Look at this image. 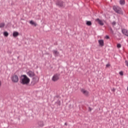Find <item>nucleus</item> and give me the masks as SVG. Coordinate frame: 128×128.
Returning a JSON list of instances; mask_svg holds the SVG:
<instances>
[{"instance_id":"obj_14","label":"nucleus","mask_w":128,"mask_h":128,"mask_svg":"<svg viewBox=\"0 0 128 128\" xmlns=\"http://www.w3.org/2000/svg\"><path fill=\"white\" fill-rule=\"evenodd\" d=\"M38 124L40 126H44V122L42 121H40L38 122Z\"/></svg>"},{"instance_id":"obj_8","label":"nucleus","mask_w":128,"mask_h":128,"mask_svg":"<svg viewBox=\"0 0 128 128\" xmlns=\"http://www.w3.org/2000/svg\"><path fill=\"white\" fill-rule=\"evenodd\" d=\"M56 4L60 8H62V6H64V2L62 1H58Z\"/></svg>"},{"instance_id":"obj_4","label":"nucleus","mask_w":128,"mask_h":128,"mask_svg":"<svg viewBox=\"0 0 128 128\" xmlns=\"http://www.w3.org/2000/svg\"><path fill=\"white\" fill-rule=\"evenodd\" d=\"M11 80L13 82H18V76L17 75H14L12 76Z\"/></svg>"},{"instance_id":"obj_1","label":"nucleus","mask_w":128,"mask_h":128,"mask_svg":"<svg viewBox=\"0 0 128 128\" xmlns=\"http://www.w3.org/2000/svg\"><path fill=\"white\" fill-rule=\"evenodd\" d=\"M30 78H28V76H26V75L21 76L20 78V83L22 84L28 85L30 84Z\"/></svg>"},{"instance_id":"obj_6","label":"nucleus","mask_w":128,"mask_h":128,"mask_svg":"<svg viewBox=\"0 0 128 128\" xmlns=\"http://www.w3.org/2000/svg\"><path fill=\"white\" fill-rule=\"evenodd\" d=\"M28 76H30V78H32L34 76H36V74H34V72L32 71V70H29L27 72Z\"/></svg>"},{"instance_id":"obj_19","label":"nucleus","mask_w":128,"mask_h":128,"mask_svg":"<svg viewBox=\"0 0 128 128\" xmlns=\"http://www.w3.org/2000/svg\"><path fill=\"white\" fill-rule=\"evenodd\" d=\"M86 24H87V26H90L92 24V22L90 21H88L86 23Z\"/></svg>"},{"instance_id":"obj_10","label":"nucleus","mask_w":128,"mask_h":128,"mask_svg":"<svg viewBox=\"0 0 128 128\" xmlns=\"http://www.w3.org/2000/svg\"><path fill=\"white\" fill-rule=\"evenodd\" d=\"M81 92L84 94V96H88V92L86 90L84 89H82Z\"/></svg>"},{"instance_id":"obj_23","label":"nucleus","mask_w":128,"mask_h":128,"mask_svg":"<svg viewBox=\"0 0 128 128\" xmlns=\"http://www.w3.org/2000/svg\"><path fill=\"white\" fill-rule=\"evenodd\" d=\"M120 76H124V72L122 71H121L120 72Z\"/></svg>"},{"instance_id":"obj_26","label":"nucleus","mask_w":128,"mask_h":128,"mask_svg":"<svg viewBox=\"0 0 128 128\" xmlns=\"http://www.w3.org/2000/svg\"><path fill=\"white\" fill-rule=\"evenodd\" d=\"M90 112H92V108L90 107L88 108Z\"/></svg>"},{"instance_id":"obj_5","label":"nucleus","mask_w":128,"mask_h":128,"mask_svg":"<svg viewBox=\"0 0 128 128\" xmlns=\"http://www.w3.org/2000/svg\"><path fill=\"white\" fill-rule=\"evenodd\" d=\"M60 80V74H56L54 75L52 78V80L53 82H58Z\"/></svg>"},{"instance_id":"obj_13","label":"nucleus","mask_w":128,"mask_h":128,"mask_svg":"<svg viewBox=\"0 0 128 128\" xmlns=\"http://www.w3.org/2000/svg\"><path fill=\"white\" fill-rule=\"evenodd\" d=\"M19 34L18 32H13V36L14 38H16L17 36H18Z\"/></svg>"},{"instance_id":"obj_18","label":"nucleus","mask_w":128,"mask_h":128,"mask_svg":"<svg viewBox=\"0 0 128 128\" xmlns=\"http://www.w3.org/2000/svg\"><path fill=\"white\" fill-rule=\"evenodd\" d=\"M4 36H8V32H4Z\"/></svg>"},{"instance_id":"obj_7","label":"nucleus","mask_w":128,"mask_h":128,"mask_svg":"<svg viewBox=\"0 0 128 128\" xmlns=\"http://www.w3.org/2000/svg\"><path fill=\"white\" fill-rule=\"evenodd\" d=\"M95 20L100 26H104V24L102 20H100V18H97Z\"/></svg>"},{"instance_id":"obj_17","label":"nucleus","mask_w":128,"mask_h":128,"mask_svg":"<svg viewBox=\"0 0 128 128\" xmlns=\"http://www.w3.org/2000/svg\"><path fill=\"white\" fill-rule=\"evenodd\" d=\"M4 26H6V24L4 23H0V28H4Z\"/></svg>"},{"instance_id":"obj_29","label":"nucleus","mask_w":128,"mask_h":128,"mask_svg":"<svg viewBox=\"0 0 128 128\" xmlns=\"http://www.w3.org/2000/svg\"><path fill=\"white\" fill-rule=\"evenodd\" d=\"M127 90L128 91V88H127Z\"/></svg>"},{"instance_id":"obj_28","label":"nucleus","mask_w":128,"mask_h":128,"mask_svg":"<svg viewBox=\"0 0 128 128\" xmlns=\"http://www.w3.org/2000/svg\"><path fill=\"white\" fill-rule=\"evenodd\" d=\"M64 126H68V123L67 122H65L64 123Z\"/></svg>"},{"instance_id":"obj_21","label":"nucleus","mask_w":128,"mask_h":128,"mask_svg":"<svg viewBox=\"0 0 128 128\" xmlns=\"http://www.w3.org/2000/svg\"><path fill=\"white\" fill-rule=\"evenodd\" d=\"M117 48H122V45L120 44H118Z\"/></svg>"},{"instance_id":"obj_24","label":"nucleus","mask_w":128,"mask_h":128,"mask_svg":"<svg viewBox=\"0 0 128 128\" xmlns=\"http://www.w3.org/2000/svg\"><path fill=\"white\" fill-rule=\"evenodd\" d=\"M109 66H110V64H107L106 65V68H109Z\"/></svg>"},{"instance_id":"obj_3","label":"nucleus","mask_w":128,"mask_h":128,"mask_svg":"<svg viewBox=\"0 0 128 128\" xmlns=\"http://www.w3.org/2000/svg\"><path fill=\"white\" fill-rule=\"evenodd\" d=\"M113 10L116 12H117V14H122V8H120L117 6H114Z\"/></svg>"},{"instance_id":"obj_9","label":"nucleus","mask_w":128,"mask_h":128,"mask_svg":"<svg viewBox=\"0 0 128 128\" xmlns=\"http://www.w3.org/2000/svg\"><path fill=\"white\" fill-rule=\"evenodd\" d=\"M122 32L126 36H128V30L126 29L122 30Z\"/></svg>"},{"instance_id":"obj_20","label":"nucleus","mask_w":128,"mask_h":128,"mask_svg":"<svg viewBox=\"0 0 128 128\" xmlns=\"http://www.w3.org/2000/svg\"><path fill=\"white\" fill-rule=\"evenodd\" d=\"M110 32L112 34H114V30H112V28H110Z\"/></svg>"},{"instance_id":"obj_15","label":"nucleus","mask_w":128,"mask_h":128,"mask_svg":"<svg viewBox=\"0 0 128 128\" xmlns=\"http://www.w3.org/2000/svg\"><path fill=\"white\" fill-rule=\"evenodd\" d=\"M30 24H32V26H36V23L34 22V21H32V20H30Z\"/></svg>"},{"instance_id":"obj_2","label":"nucleus","mask_w":128,"mask_h":128,"mask_svg":"<svg viewBox=\"0 0 128 128\" xmlns=\"http://www.w3.org/2000/svg\"><path fill=\"white\" fill-rule=\"evenodd\" d=\"M38 80H39V78L38 76H34L31 82V86H34L36 83L38 82Z\"/></svg>"},{"instance_id":"obj_22","label":"nucleus","mask_w":128,"mask_h":128,"mask_svg":"<svg viewBox=\"0 0 128 128\" xmlns=\"http://www.w3.org/2000/svg\"><path fill=\"white\" fill-rule=\"evenodd\" d=\"M116 22H113L112 23V24L113 26H116Z\"/></svg>"},{"instance_id":"obj_12","label":"nucleus","mask_w":128,"mask_h":128,"mask_svg":"<svg viewBox=\"0 0 128 128\" xmlns=\"http://www.w3.org/2000/svg\"><path fill=\"white\" fill-rule=\"evenodd\" d=\"M52 52L55 56H58L60 54V52L57 50H54Z\"/></svg>"},{"instance_id":"obj_11","label":"nucleus","mask_w":128,"mask_h":128,"mask_svg":"<svg viewBox=\"0 0 128 128\" xmlns=\"http://www.w3.org/2000/svg\"><path fill=\"white\" fill-rule=\"evenodd\" d=\"M98 43H99L100 46H104V40H99Z\"/></svg>"},{"instance_id":"obj_16","label":"nucleus","mask_w":128,"mask_h":128,"mask_svg":"<svg viewBox=\"0 0 128 128\" xmlns=\"http://www.w3.org/2000/svg\"><path fill=\"white\" fill-rule=\"evenodd\" d=\"M126 2H124V0H120V4H122V6H124Z\"/></svg>"},{"instance_id":"obj_27","label":"nucleus","mask_w":128,"mask_h":128,"mask_svg":"<svg viewBox=\"0 0 128 128\" xmlns=\"http://www.w3.org/2000/svg\"><path fill=\"white\" fill-rule=\"evenodd\" d=\"M2 86V81H0V88Z\"/></svg>"},{"instance_id":"obj_25","label":"nucleus","mask_w":128,"mask_h":128,"mask_svg":"<svg viewBox=\"0 0 128 128\" xmlns=\"http://www.w3.org/2000/svg\"><path fill=\"white\" fill-rule=\"evenodd\" d=\"M106 38L107 40H108V38H110V36H106Z\"/></svg>"}]
</instances>
